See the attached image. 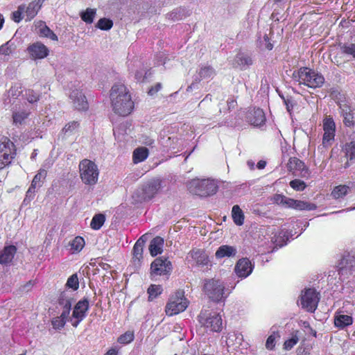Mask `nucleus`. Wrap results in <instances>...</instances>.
Listing matches in <instances>:
<instances>
[{"mask_svg": "<svg viewBox=\"0 0 355 355\" xmlns=\"http://www.w3.org/2000/svg\"><path fill=\"white\" fill-rule=\"evenodd\" d=\"M105 221V216L103 214H98L94 216L90 226L93 230H99Z\"/></svg>", "mask_w": 355, "mask_h": 355, "instance_id": "nucleus-40", "label": "nucleus"}, {"mask_svg": "<svg viewBox=\"0 0 355 355\" xmlns=\"http://www.w3.org/2000/svg\"><path fill=\"white\" fill-rule=\"evenodd\" d=\"M277 338H279L278 333L273 332L267 339L266 343V347L269 350L274 349L275 346V340Z\"/></svg>", "mask_w": 355, "mask_h": 355, "instance_id": "nucleus-51", "label": "nucleus"}, {"mask_svg": "<svg viewBox=\"0 0 355 355\" xmlns=\"http://www.w3.org/2000/svg\"><path fill=\"white\" fill-rule=\"evenodd\" d=\"M85 240L81 236L75 237L70 243L71 250L73 253L79 252L85 246Z\"/></svg>", "mask_w": 355, "mask_h": 355, "instance_id": "nucleus-38", "label": "nucleus"}, {"mask_svg": "<svg viewBox=\"0 0 355 355\" xmlns=\"http://www.w3.org/2000/svg\"><path fill=\"white\" fill-rule=\"evenodd\" d=\"M35 26L37 29V33L40 36L49 37L53 41L58 40L57 35L46 25L44 21H37Z\"/></svg>", "mask_w": 355, "mask_h": 355, "instance_id": "nucleus-28", "label": "nucleus"}, {"mask_svg": "<svg viewBox=\"0 0 355 355\" xmlns=\"http://www.w3.org/2000/svg\"><path fill=\"white\" fill-rule=\"evenodd\" d=\"M349 191V187L348 186L339 185L333 189L331 196L335 199L342 198L348 193Z\"/></svg>", "mask_w": 355, "mask_h": 355, "instance_id": "nucleus-36", "label": "nucleus"}, {"mask_svg": "<svg viewBox=\"0 0 355 355\" xmlns=\"http://www.w3.org/2000/svg\"><path fill=\"white\" fill-rule=\"evenodd\" d=\"M162 292V288L160 285L152 284L148 289V300H153L156 298Z\"/></svg>", "mask_w": 355, "mask_h": 355, "instance_id": "nucleus-45", "label": "nucleus"}, {"mask_svg": "<svg viewBox=\"0 0 355 355\" xmlns=\"http://www.w3.org/2000/svg\"><path fill=\"white\" fill-rule=\"evenodd\" d=\"M46 176V171L44 168H40L37 173L33 178V180L31 182L33 187H41L42 184V181L45 179Z\"/></svg>", "mask_w": 355, "mask_h": 355, "instance_id": "nucleus-42", "label": "nucleus"}, {"mask_svg": "<svg viewBox=\"0 0 355 355\" xmlns=\"http://www.w3.org/2000/svg\"><path fill=\"white\" fill-rule=\"evenodd\" d=\"M148 150L146 147H139L133 151L132 160L135 164L144 161L148 156Z\"/></svg>", "mask_w": 355, "mask_h": 355, "instance_id": "nucleus-30", "label": "nucleus"}, {"mask_svg": "<svg viewBox=\"0 0 355 355\" xmlns=\"http://www.w3.org/2000/svg\"><path fill=\"white\" fill-rule=\"evenodd\" d=\"M340 112L343 117L345 125L352 127L354 125L355 117L352 108L347 104H340Z\"/></svg>", "mask_w": 355, "mask_h": 355, "instance_id": "nucleus-21", "label": "nucleus"}, {"mask_svg": "<svg viewBox=\"0 0 355 355\" xmlns=\"http://www.w3.org/2000/svg\"><path fill=\"white\" fill-rule=\"evenodd\" d=\"M199 322L214 331H220L223 328L221 316L215 311H202L199 315Z\"/></svg>", "mask_w": 355, "mask_h": 355, "instance_id": "nucleus-8", "label": "nucleus"}, {"mask_svg": "<svg viewBox=\"0 0 355 355\" xmlns=\"http://www.w3.org/2000/svg\"><path fill=\"white\" fill-rule=\"evenodd\" d=\"M272 242L276 245V246L282 247L286 243L284 241H279L278 238H275V236L272 238Z\"/></svg>", "mask_w": 355, "mask_h": 355, "instance_id": "nucleus-63", "label": "nucleus"}, {"mask_svg": "<svg viewBox=\"0 0 355 355\" xmlns=\"http://www.w3.org/2000/svg\"><path fill=\"white\" fill-rule=\"evenodd\" d=\"M232 217L234 223L239 226L244 223V214L239 205H234L232 209Z\"/></svg>", "mask_w": 355, "mask_h": 355, "instance_id": "nucleus-31", "label": "nucleus"}, {"mask_svg": "<svg viewBox=\"0 0 355 355\" xmlns=\"http://www.w3.org/2000/svg\"><path fill=\"white\" fill-rule=\"evenodd\" d=\"M71 309L65 308L63 309V311L60 315V318L67 321V319L69 318V313H70Z\"/></svg>", "mask_w": 355, "mask_h": 355, "instance_id": "nucleus-62", "label": "nucleus"}, {"mask_svg": "<svg viewBox=\"0 0 355 355\" xmlns=\"http://www.w3.org/2000/svg\"><path fill=\"white\" fill-rule=\"evenodd\" d=\"M147 78V72H144V71H137L135 73V78L139 82L144 81Z\"/></svg>", "mask_w": 355, "mask_h": 355, "instance_id": "nucleus-58", "label": "nucleus"}, {"mask_svg": "<svg viewBox=\"0 0 355 355\" xmlns=\"http://www.w3.org/2000/svg\"><path fill=\"white\" fill-rule=\"evenodd\" d=\"M190 258L192 259V261H193L194 263L198 265H205L208 261L207 255L203 250L200 249H194L191 250L187 257L189 261H191L189 259Z\"/></svg>", "mask_w": 355, "mask_h": 355, "instance_id": "nucleus-23", "label": "nucleus"}, {"mask_svg": "<svg viewBox=\"0 0 355 355\" xmlns=\"http://www.w3.org/2000/svg\"><path fill=\"white\" fill-rule=\"evenodd\" d=\"M66 286L68 288H72L73 291H76L78 288L79 282L76 274H73L69 277Z\"/></svg>", "mask_w": 355, "mask_h": 355, "instance_id": "nucleus-49", "label": "nucleus"}, {"mask_svg": "<svg viewBox=\"0 0 355 355\" xmlns=\"http://www.w3.org/2000/svg\"><path fill=\"white\" fill-rule=\"evenodd\" d=\"M66 323V321L60 317L55 318L52 320V325L55 329H62Z\"/></svg>", "mask_w": 355, "mask_h": 355, "instance_id": "nucleus-57", "label": "nucleus"}, {"mask_svg": "<svg viewBox=\"0 0 355 355\" xmlns=\"http://www.w3.org/2000/svg\"><path fill=\"white\" fill-rule=\"evenodd\" d=\"M319 302L318 294L314 289H306L302 295L300 304L302 308L310 312H313Z\"/></svg>", "mask_w": 355, "mask_h": 355, "instance_id": "nucleus-12", "label": "nucleus"}, {"mask_svg": "<svg viewBox=\"0 0 355 355\" xmlns=\"http://www.w3.org/2000/svg\"><path fill=\"white\" fill-rule=\"evenodd\" d=\"M21 93V84L19 83L13 84L9 89V90L7 92V97L9 99V103L11 101V100H15L17 98V97L19 96Z\"/></svg>", "mask_w": 355, "mask_h": 355, "instance_id": "nucleus-32", "label": "nucleus"}, {"mask_svg": "<svg viewBox=\"0 0 355 355\" xmlns=\"http://www.w3.org/2000/svg\"><path fill=\"white\" fill-rule=\"evenodd\" d=\"M189 15V11L184 8H178L168 14V17L173 20H180Z\"/></svg>", "mask_w": 355, "mask_h": 355, "instance_id": "nucleus-41", "label": "nucleus"}, {"mask_svg": "<svg viewBox=\"0 0 355 355\" xmlns=\"http://www.w3.org/2000/svg\"><path fill=\"white\" fill-rule=\"evenodd\" d=\"M187 187L191 193L200 196H207L215 193L217 185L209 179H193L187 183Z\"/></svg>", "mask_w": 355, "mask_h": 355, "instance_id": "nucleus-3", "label": "nucleus"}, {"mask_svg": "<svg viewBox=\"0 0 355 355\" xmlns=\"http://www.w3.org/2000/svg\"><path fill=\"white\" fill-rule=\"evenodd\" d=\"M171 262L166 258L158 257L150 265V275L156 276L169 275L172 271Z\"/></svg>", "mask_w": 355, "mask_h": 355, "instance_id": "nucleus-10", "label": "nucleus"}, {"mask_svg": "<svg viewBox=\"0 0 355 355\" xmlns=\"http://www.w3.org/2000/svg\"><path fill=\"white\" fill-rule=\"evenodd\" d=\"M298 331L292 334L291 338L287 339L284 343V349L291 350L300 340L297 335Z\"/></svg>", "mask_w": 355, "mask_h": 355, "instance_id": "nucleus-46", "label": "nucleus"}, {"mask_svg": "<svg viewBox=\"0 0 355 355\" xmlns=\"http://www.w3.org/2000/svg\"><path fill=\"white\" fill-rule=\"evenodd\" d=\"M248 121L254 126L263 125L266 121L263 111L260 108H254L248 114Z\"/></svg>", "mask_w": 355, "mask_h": 355, "instance_id": "nucleus-20", "label": "nucleus"}, {"mask_svg": "<svg viewBox=\"0 0 355 355\" xmlns=\"http://www.w3.org/2000/svg\"><path fill=\"white\" fill-rule=\"evenodd\" d=\"M33 286V282L32 281H29L26 284L23 285L20 289L21 292H28L31 288Z\"/></svg>", "mask_w": 355, "mask_h": 355, "instance_id": "nucleus-59", "label": "nucleus"}, {"mask_svg": "<svg viewBox=\"0 0 355 355\" xmlns=\"http://www.w3.org/2000/svg\"><path fill=\"white\" fill-rule=\"evenodd\" d=\"M79 124L76 121H72L67 124L62 129V131L66 135L71 134L74 130L78 128Z\"/></svg>", "mask_w": 355, "mask_h": 355, "instance_id": "nucleus-55", "label": "nucleus"}, {"mask_svg": "<svg viewBox=\"0 0 355 355\" xmlns=\"http://www.w3.org/2000/svg\"><path fill=\"white\" fill-rule=\"evenodd\" d=\"M253 266L250 261L247 258H243L238 261L235 266L236 274L241 278L248 277L252 272Z\"/></svg>", "mask_w": 355, "mask_h": 355, "instance_id": "nucleus-17", "label": "nucleus"}, {"mask_svg": "<svg viewBox=\"0 0 355 355\" xmlns=\"http://www.w3.org/2000/svg\"><path fill=\"white\" fill-rule=\"evenodd\" d=\"M24 7L19 6L17 10L12 13V19L15 22H19L24 17Z\"/></svg>", "mask_w": 355, "mask_h": 355, "instance_id": "nucleus-56", "label": "nucleus"}, {"mask_svg": "<svg viewBox=\"0 0 355 355\" xmlns=\"http://www.w3.org/2000/svg\"><path fill=\"white\" fill-rule=\"evenodd\" d=\"M324 135L322 137V146L328 148L334 141L336 124L332 117L326 116L322 122Z\"/></svg>", "mask_w": 355, "mask_h": 355, "instance_id": "nucleus-11", "label": "nucleus"}, {"mask_svg": "<svg viewBox=\"0 0 355 355\" xmlns=\"http://www.w3.org/2000/svg\"><path fill=\"white\" fill-rule=\"evenodd\" d=\"M355 266V257L354 254L347 253L345 254L338 263V270L343 274L347 271H350Z\"/></svg>", "mask_w": 355, "mask_h": 355, "instance_id": "nucleus-22", "label": "nucleus"}, {"mask_svg": "<svg viewBox=\"0 0 355 355\" xmlns=\"http://www.w3.org/2000/svg\"><path fill=\"white\" fill-rule=\"evenodd\" d=\"M287 168L290 171L295 173L299 172L300 175L303 178L307 177L309 174L304 163L296 157L290 158L287 164Z\"/></svg>", "mask_w": 355, "mask_h": 355, "instance_id": "nucleus-18", "label": "nucleus"}, {"mask_svg": "<svg viewBox=\"0 0 355 355\" xmlns=\"http://www.w3.org/2000/svg\"><path fill=\"white\" fill-rule=\"evenodd\" d=\"M345 156L350 162L355 161V141L347 143L344 148Z\"/></svg>", "mask_w": 355, "mask_h": 355, "instance_id": "nucleus-43", "label": "nucleus"}, {"mask_svg": "<svg viewBox=\"0 0 355 355\" xmlns=\"http://www.w3.org/2000/svg\"><path fill=\"white\" fill-rule=\"evenodd\" d=\"M164 241L160 236L155 237L150 243L149 252L151 256L155 257L163 252Z\"/></svg>", "mask_w": 355, "mask_h": 355, "instance_id": "nucleus-27", "label": "nucleus"}, {"mask_svg": "<svg viewBox=\"0 0 355 355\" xmlns=\"http://www.w3.org/2000/svg\"><path fill=\"white\" fill-rule=\"evenodd\" d=\"M143 250L144 246L135 243L132 250L133 259L139 261L142 259Z\"/></svg>", "mask_w": 355, "mask_h": 355, "instance_id": "nucleus-50", "label": "nucleus"}, {"mask_svg": "<svg viewBox=\"0 0 355 355\" xmlns=\"http://www.w3.org/2000/svg\"><path fill=\"white\" fill-rule=\"evenodd\" d=\"M113 22L111 19L107 18H101L97 22L96 27L104 31H108L112 28Z\"/></svg>", "mask_w": 355, "mask_h": 355, "instance_id": "nucleus-47", "label": "nucleus"}, {"mask_svg": "<svg viewBox=\"0 0 355 355\" xmlns=\"http://www.w3.org/2000/svg\"><path fill=\"white\" fill-rule=\"evenodd\" d=\"M110 98L114 113L125 116L132 112L134 103L128 89L124 84L115 83L111 88Z\"/></svg>", "mask_w": 355, "mask_h": 355, "instance_id": "nucleus-1", "label": "nucleus"}, {"mask_svg": "<svg viewBox=\"0 0 355 355\" xmlns=\"http://www.w3.org/2000/svg\"><path fill=\"white\" fill-rule=\"evenodd\" d=\"M161 88H162L161 83H157L155 85V87H153L149 89L148 94L150 95H153V94H156L157 92H159L161 89Z\"/></svg>", "mask_w": 355, "mask_h": 355, "instance_id": "nucleus-60", "label": "nucleus"}, {"mask_svg": "<svg viewBox=\"0 0 355 355\" xmlns=\"http://www.w3.org/2000/svg\"><path fill=\"white\" fill-rule=\"evenodd\" d=\"M290 186L296 191H303L306 187L305 183L297 179L291 181Z\"/></svg>", "mask_w": 355, "mask_h": 355, "instance_id": "nucleus-54", "label": "nucleus"}, {"mask_svg": "<svg viewBox=\"0 0 355 355\" xmlns=\"http://www.w3.org/2000/svg\"><path fill=\"white\" fill-rule=\"evenodd\" d=\"M15 155L14 144L7 137H3L0 141V168L9 165Z\"/></svg>", "mask_w": 355, "mask_h": 355, "instance_id": "nucleus-9", "label": "nucleus"}, {"mask_svg": "<svg viewBox=\"0 0 355 355\" xmlns=\"http://www.w3.org/2000/svg\"><path fill=\"white\" fill-rule=\"evenodd\" d=\"M59 303L61 306H63V309H71L73 303V297H71V294L68 291L62 292L59 299Z\"/></svg>", "mask_w": 355, "mask_h": 355, "instance_id": "nucleus-37", "label": "nucleus"}, {"mask_svg": "<svg viewBox=\"0 0 355 355\" xmlns=\"http://www.w3.org/2000/svg\"><path fill=\"white\" fill-rule=\"evenodd\" d=\"M291 208L297 210H313L316 208V206L314 204L293 199Z\"/></svg>", "mask_w": 355, "mask_h": 355, "instance_id": "nucleus-34", "label": "nucleus"}, {"mask_svg": "<svg viewBox=\"0 0 355 355\" xmlns=\"http://www.w3.org/2000/svg\"><path fill=\"white\" fill-rule=\"evenodd\" d=\"M134 333L128 331L119 337L118 342L121 344H128L134 340Z\"/></svg>", "mask_w": 355, "mask_h": 355, "instance_id": "nucleus-48", "label": "nucleus"}, {"mask_svg": "<svg viewBox=\"0 0 355 355\" xmlns=\"http://www.w3.org/2000/svg\"><path fill=\"white\" fill-rule=\"evenodd\" d=\"M340 53L349 55L355 58V44H344L340 45Z\"/></svg>", "mask_w": 355, "mask_h": 355, "instance_id": "nucleus-44", "label": "nucleus"}, {"mask_svg": "<svg viewBox=\"0 0 355 355\" xmlns=\"http://www.w3.org/2000/svg\"><path fill=\"white\" fill-rule=\"evenodd\" d=\"M12 53V49L8 46V43H6L4 45L0 46V60H6L7 59V56H8Z\"/></svg>", "mask_w": 355, "mask_h": 355, "instance_id": "nucleus-52", "label": "nucleus"}, {"mask_svg": "<svg viewBox=\"0 0 355 355\" xmlns=\"http://www.w3.org/2000/svg\"><path fill=\"white\" fill-rule=\"evenodd\" d=\"M29 115V112L25 110L15 111L12 114L13 123L16 125H21Z\"/></svg>", "mask_w": 355, "mask_h": 355, "instance_id": "nucleus-39", "label": "nucleus"}, {"mask_svg": "<svg viewBox=\"0 0 355 355\" xmlns=\"http://www.w3.org/2000/svg\"><path fill=\"white\" fill-rule=\"evenodd\" d=\"M27 52L30 58L35 60L45 58L49 55V51L44 44L37 42L28 46Z\"/></svg>", "mask_w": 355, "mask_h": 355, "instance_id": "nucleus-14", "label": "nucleus"}, {"mask_svg": "<svg viewBox=\"0 0 355 355\" xmlns=\"http://www.w3.org/2000/svg\"><path fill=\"white\" fill-rule=\"evenodd\" d=\"M189 302L182 291H178L172 295L165 307L167 315L172 316L183 312L188 306Z\"/></svg>", "mask_w": 355, "mask_h": 355, "instance_id": "nucleus-6", "label": "nucleus"}, {"mask_svg": "<svg viewBox=\"0 0 355 355\" xmlns=\"http://www.w3.org/2000/svg\"><path fill=\"white\" fill-rule=\"evenodd\" d=\"M17 252V248L15 245H8L0 250V263L6 265L10 263Z\"/></svg>", "mask_w": 355, "mask_h": 355, "instance_id": "nucleus-24", "label": "nucleus"}, {"mask_svg": "<svg viewBox=\"0 0 355 355\" xmlns=\"http://www.w3.org/2000/svg\"><path fill=\"white\" fill-rule=\"evenodd\" d=\"M42 6V5L37 0L31 1L27 6L21 5V7H24V17H26V21H31L33 19Z\"/></svg>", "mask_w": 355, "mask_h": 355, "instance_id": "nucleus-19", "label": "nucleus"}, {"mask_svg": "<svg viewBox=\"0 0 355 355\" xmlns=\"http://www.w3.org/2000/svg\"><path fill=\"white\" fill-rule=\"evenodd\" d=\"M237 250L235 247L228 245H223L220 246L215 253L217 259H223L225 257H233L236 255Z\"/></svg>", "mask_w": 355, "mask_h": 355, "instance_id": "nucleus-25", "label": "nucleus"}, {"mask_svg": "<svg viewBox=\"0 0 355 355\" xmlns=\"http://www.w3.org/2000/svg\"><path fill=\"white\" fill-rule=\"evenodd\" d=\"M146 240H147V238H146V235H142L137 241L135 243L137 244H139L142 246H144V244L146 242Z\"/></svg>", "mask_w": 355, "mask_h": 355, "instance_id": "nucleus-64", "label": "nucleus"}, {"mask_svg": "<svg viewBox=\"0 0 355 355\" xmlns=\"http://www.w3.org/2000/svg\"><path fill=\"white\" fill-rule=\"evenodd\" d=\"M292 78L299 85L310 88L320 87L324 83V78L321 74L307 67L293 71Z\"/></svg>", "mask_w": 355, "mask_h": 355, "instance_id": "nucleus-2", "label": "nucleus"}, {"mask_svg": "<svg viewBox=\"0 0 355 355\" xmlns=\"http://www.w3.org/2000/svg\"><path fill=\"white\" fill-rule=\"evenodd\" d=\"M293 199L289 198L282 194H276L273 196V201L277 205L284 207L291 208Z\"/></svg>", "mask_w": 355, "mask_h": 355, "instance_id": "nucleus-35", "label": "nucleus"}, {"mask_svg": "<svg viewBox=\"0 0 355 355\" xmlns=\"http://www.w3.org/2000/svg\"><path fill=\"white\" fill-rule=\"evenodd\" d=\"M215 75V69L211 66L202 65L198 71L195 82L188 87L187 91H190L195 87L196 83L200 82L202 80L212 79Z\"/></svg>", "mask_w": 355, "mask_h": 355, "instance_id": "nucleus-15", "label": "nucleus"}, {"mask_svg": "<svg viewBox=\"0 0 355 355\" xmlns=\"http://www.w3.org/2000/svg\"><path fill=\"white\" fill-rule=\"evenodd\" d=\"M352 322L353 319L350 315L342 313H337L335 315L334 324L335 326L338 328L343 329L345 327L352 324Z\"/></svg>", "mask_w": 355, "mask_h": 355, "instance_id": "nucleus-29", "label": "nucleus"}, {"mask_svg": "<svg viewBox=\"0 0 355 355\" xmlns=\"http://www.w3.org/2000/svg\"><path fill=\"white\" fill-rule=\"evenodd\" d=\"M25 96H26V100L31 103H35L39 100L38 94L35 92L32 89L26 90V93H25Z\"/></svg>", "mask_w": 355, "mask_h": 355, "instance_id": "nucleus-53", "label": "nucleus"}, {"mask_svg": "<svg viewBox=\"0 0 355 355\" xmlns=\"http://www.w3.org/2000/svg\"><path fill=\"white\" fill-rule=\"evenodd\" d=\"M233 64L235 67H240L241 69H245L252 64V60L249 55L239 52L235 56Z\"/></svg>", "mask_w": 355, "mask_h": 355, "instance_id": "nucleus-26", "label": "nucleus"}, {"mask_svg": "<svg viewBox=\"0 0 355 355\" xmlns=\"http://www.w3.org/2000/svg\"><path fill=\"white\" fill-rule=\"evenodd\" d=\"M96 15V10L95 8H88L85 10L80 12V17L86 24H92L94 21Z\"/></svg>", "mask_w": 355, "mask_h": 355, "instance_id": "nucleus-33", "label": "nucleus"}, {"mask_svg": "<svg viewBox=\"0 0 355 355\" xmlns=\"http://www.w3.org/2000/svg\"><path fill=\"white\" fill-rule=\"evenodd\" d=\"M35 189H36V187H33V185L31 184L29 189L26 191V198H29V199L33 198V196H34V193H35Z\"/></svg>", "mask_w": 355, "mask_h": 355, "instance_id": "nucleus-61", "label": "nucleus"}, {"mask_svg": "<svg viewBox=\"0 0 355 355\" xmlns=\"http://www.w3.org/2000/svg\"><path fill=\"white\" fill-rule=\"evenodd\" d=\"M69 98L73 107L78 110H85L88 108V103L85 96L79 89L73 90L69 94Z\"/></svg>", "mask_w": 355, "mask_h": 355, "instance_id": "nucleus-16", "label": "nucleus"}, {"mask_svg": "<svg viewBox=\"0 0 355 355\" xmlns=\"http://www.w3.org/2000/svg\"><path fill=\"white\" fill-rule=\"evenodd\" d=\"M161 189V182L159 180H153L144 184L140 189H137L133 197H136L138 202L152 199Z\"/></svg>", "mask_w": 355, "mask_h": 355, "instance_id": "nucleus-7", "label": "nucleus"}, {"mask_svg": "<svg viewBox=\"0 0 355 355\" xmlns=\"http://www.w3.org/2000/svg\"><path fill=\"white\" fill-rule=\"evenodd\" d=\"M204 292L210 300L217 302L227 297V295H225V284L218 279L205 280Z\"/></svg>", "mask_w": 355, "mask_h": 355, "instance_id": "nucleus-5", "label": "nucleus"}, {"mask_svg": "<svg viewBox=\"0 0 355 355\" xmlns=\"http://www.w3.org/2000/svg\"><path fill=\"white\" fill-rule=\"evenodd\" d=\"M80 177L83 183L94 185L98 179L99 171L97 165L89 159H85L79 164Z\"/></svg>", "mask_w": 355, "mask_h": 355, "instance_id": "nucleus-4", "label": "nucleus"}, {"mask_svg": "<svg viewBox=\"0 0 355 355\" xmlns=\"http://www.w3.org/2000/svg\"><path fill=\"white\" fill-rule=\"evenodd\" d=\"M89 309V301L87 299L80 300L75 306L72 313V318L76 319L72 321V325L76 327L86 316V312Z\"/></svg>", "mask_w": 355, "mask_h": 355, "instance_id": "nucleus-13", "label": "nucleus"}]
</instances>
